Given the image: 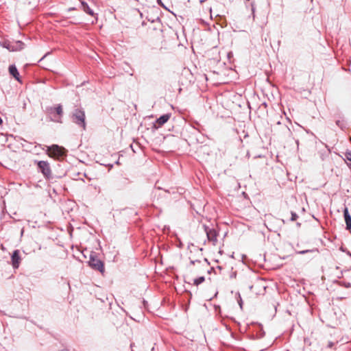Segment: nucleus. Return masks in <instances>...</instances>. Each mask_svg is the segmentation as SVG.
Returning <instances> with one entry per match:
<instances>
[{
	"instance_id": "obj_1",
	"label": "nucleus",
	"mask_w": 351,
	"mask_h": 351,
	"mask_svg": "<svg viewBox=\"0 0 351 351\" xmlns=\"http://www.w3.org/2000/svg\"><path fill=\"white\" fill-rule=\"evenodd\" d=\"M45 112L50 115L51 121L62 123L63 117V108L62 105L59 104L55 106H47L45 108Z\"/></svg>"
},
{
	"instance_id": "obj_2",
	"label": "nucleus",
	"mask_w": 351,
	"mask_h": 351,
	"mask_svg": "<svg viewBox=\"0 0 351 351\" xmlns=\"http://www.w3.org/2000/svg\"><path fill=\"white\" fill-rule=\"evenodd\" d=\"M34 163L37 165L38 171L41 173L47 180L53 181L56 178L52 174L49 162L45 160H35Z\"/></svg>"
},
{
	"instance_id": "obj_3",
	"label": "nucleus",
	"mask_w": 351,
	"mask_h": 351,
	"mask_svg": "<svg viewBox=\"0 0 351 351\" xmlns=\"http://www.w3.org/2000/svg\"><path fill=\"white\" fill-rule=\"evenodd\" d=\"M71 118L72 121L75 123L78 127L86 130V114L82 108H75L72 112Z\"/></svg>"
},
{
	"instance_id": "obj_4",
	"label": "nucleus",
	"mask_w": 351,
	"mask_h": 351,
	"mask_svg": "<svg viewBox=\"0 0 351 351\" xmlns=\"http://www.w3.org/2000/svg\"><path fill=\"white\" fill-rule=\"evenodd\" d=\"M88 264L93 269L99 271L101 274L104 272V264L103 261L97 258L96 252H90Z\"/></svg>"
},
{
	"instance_id": "obj_5",
	"label": "nucleus",
	"mask_w": 351,
	"mask_h": 351,
	"mask_svg": "<svg viewBox=\"0 0 351 351\" xmlns=\"http://www.w3.org/2000/svg\"><path fill=\"white\" fill-rule=\"evenodd\" d=\"M47 154L53 158L62 157L66 155V150L58 145H52L47 147Z\"/></svg>"
},
{
	"instance_id": "obj_6",
	"label": "nucleus",
	"mask_w": 351,
	"mask_h": 351,
	"mask_svg": "<svg viewBox=\"0 0 351 351\" xmlns=\"http://www.w3.org/2000/svg\"><path fill=\"white\" fill-rule=\"evenodd\" d=\"M203 228L206 234L208 240L213 242V244L215 245V243L217 242V231L215 228H210L205 224L203 225Z\"/></svg>"
},
{
	"instance_id": "obj_7",
	"label": "nucleus",
	"mask_w": 351,
	"mask_h": 351,
	"mask_svg": "<svg viewBox=\"0 0 351 351\" xmlns=\"http://www.w3.org/2000/svg\"><path fill=\"white\" fill-rule=\"evenodd\" d=\"M171 114L170 113H167V114H164L162 115H161L159 118H158L155 123H154V128L155 129H158V128L161 127L162 125H163L165 123H167L168 121V120L170 119L171 117Z\"/></svg>"
},
{
	"instance_id": "obj_8",
	"label": "nucleus",
	"mask_w": 351,
	"mask_h": 351,
	"mask_svg": "<svg viewBox=\"0 0 351 351\" xmlns=\"http://www.w3.org/2000/svg\"><path fill=\"white\" fill-rule=\"evenodd\" d=\"M21 260L20 251L19 250H15L11 256L12 265L14 269L19 268Z\"/></svg>"
},
{
	"instance_id": "obj_9",
	"label": "nucleus",
	"mask_w": 351,
	"mask_h": 351,
	"mask_svg": "<svg viewBox=\"0 0 351 351\" xmlns=\"http://www.w3.org/2000/svg\"><path fill=\"white\" fill-rule=\"evenodd\" d=\"M343 217L346 222V229L351 232V215L349 213L348 208L345 207L343 209Z\"/></svg>"
},
{
	"instance_id": "obj_10",
	"label": "nucleus",
	"mask_w": 351,
	"mask_h": 351,
	"mask_svg": "<svg viewBox=\"0 0 351 351\" xmlns=\"http://www.w3.org/2000/svg\"><path fill=\"white\" fill-rule=\"evenodd\" d=\"M8 70L10 74L13 76L15 80H16L18 82H21L19 73L14 64L10 65Z\"/></svg>"
},
{
	"instance_id": "obj_11",
	"label": "nucleus",
	"mask_w": 351,
	"mask_h": 351,
	"mask_svg": "<svg viewBox=\"0 0 351 351\" xmlns=\"http://www.w3.org/2000/svg\"><path fill=\"white\" fill-rule=\"evenodd\" d=\"M80 3H81V5H82V9L83 10V11L84 12H86V14H88L90 16H94L95 13H94L93 10L88 6V5L86 2H85L84 0H82V1H80Z\"/></svg>"
},
{
	"instance_id": "obj_12",
	"label": "nucleus",
	"mask_w": 351,
	"mask_h": 351,
	"mask_svg": "<svg viewBox=\"0 0 351 351\" xmlns=\"http://www.w3.org/2000/svg\"><path fill=\"white\" fill-rule=\"evenodd\" d=\"M344 160L346 162L348 167L351 169V151L347 150L344 154Z\"/></svg>"
},
{
	"instance_id": "obj_13",
	"label": "nucleus",
	"mask_w": 351,
	"mask_h": 351,
	"mask_svg": "<svg viewBox=\"0 0 351 351\" xmlns=\"http://www.w3.org/2000/svg\"><path fill=\"white\" fill-rule=\"evenodd\" d=\"M14 51L21 50L24 48L25 44L20 40L13 43Z\"/></svg>"
},
{
	"instance_id": "obj_14",
	"label": "nucleus",
	"mask_w": 351,
	"mask_h": 351,
	"mask_svg": "<svg viewBox=\"0 0 351 351\" xmlns=\"http://www.w3.org/2000/svg\"><path fill=\"white\" fill-rule=\"evenodd\" d=\"M246 8L250 7L252 14H254L255 7L253 0H244Z\"/></svg>"
},
{
	"instance_id": "obj_15",
	"label": "nucleus",
	"mask_w": 351,
	"mask_h": 351,
	"mask_svg": "<svg viewBox=\"0 0 351 351\" xmlns=\"http://www.w3.org/2000/svg\"><path fill=\"white\" fill-rule=\"evenodd\" d=\"M335 123L341 130H344L346 128V123L343 119L336 120Z\"/></svg>"
},
{
	"instance_id": "obj_16",
	"label": "nucleus",
	"mask_w": 351,
	"mask_h": 351,
	"mask_svg": "<svg viewBox=\"0 0 351 351\" xmlns=\"http://www.w3.org/2000/svg\"><path fill=\"white\" fill-rule=\"evenodd\" d=\"M1 45L8 49L9 51H14V45H13V43H11L9 41H4L2 43Z\"/></svg>"
},
{
	"instance_id": "obj_17",
	"label": "nucleus",
	"mask_w": 351,
	"mask_h": 351,
	"mask_svg": "<svg viewBox=\"0 0 351 351\" xmlns=\"http://www.w3.org/2000/svg\"><path fill=\"white\" fill-rule=\"evenodd\" d=\"M205 281V277L204 276H200L199 278H197L194 279L193 280V285L198 286L199 285L202 284Z\"/></svg>"
},
{
	"instance_id": "obj_18",
	"label": "nucleus",
	"mask_w": 351,
	"mask_h": 351,
	"mask_svg": "<svg viewBox=\"0 0 351 351\" xmlns=\"http://www.w3.org/2000/svg\"><path fill=\"white\" fill-rule=\"evenodd\" d=\"M317 249H312V250H300V251H295V254H305L310 252H317Z\"/></svg>"
},
{
	"instance_id": "obj_19",
	"label": "nucleus",
	"mask_w": 351,
	"mask_h": 351,
	"mask_svg": "<svg viewBox=\"0 0 351 351\" xmlns=\"http://www.w3.org/2000/svg\"><path fill=\"white\" fill-rule=\"evenodd\" d=\"M337 284L339 286L345 287V288H351V283L350 282H344V281H338Z\"/></svg>"
},
{
	"instance_id": "obj_20",
	"label": "nucleus",
	"mask_w": 351,
	"mask_h": 351,
	"mask_svg": "<svg viewBox=\"0 0 351 351\" xmlns=\"http://www.w3.org/2000/svg\"><path fill=\"white\" fill-rule=\"evenodd\" d=\"M291 221H294L298 218V215L295 212L291 211Z\"/></svg>"
},
{
	"instance_id": "obj_21",
	"label": "nucleus",
	"mask_w": 351,
	"mask_h": 351,
	"mask_svg": "<svg viewBox=\"0 0 351 351\" xmlns=\"http://www.w3.org/2000/svg\"><path fill=\"white\" fill-rule=\"evenodd\" d=\"M165 191L169 194H176L177 193V190L175 188H171L167 190H165Z\"/></svg>"
},
{
	"instance_id": "obj_22",
	"label": "nucleus",
	"mask_w": 351,
	"mask_h": 351,
	"mask_svg": "<svg viewBox=\"0 0 351 351\" xmlns=\"http://www.w3.org/2000/svg\"><path fill=\"white\" fill-rule=\"evenodd\" d=\"M237 302H238V304L240 306V307L242 308L243 300H242V298H241V295H240L239 293H238Z\"/></svg>"
},
{
	"instance_id": "obj_23",
	"label": "nucleus",
	"mask_w": 351,
	"mask_h": 351,
	"mask_svg": "<svg viewBox=\"0 0 351 351\" xmlns=\"http://www.w3.org/2000/svg\"><path fill=\"white\" fill-rule=\"evenodd\" d=\"M157 2L160 6L164 8L165 10H168V8L163 4L161 0H157Z\"/></svg>"
},
{
	"instance_id": "obj_24",
	"label": "nucleus",
	"mask_w": 351,
	"mask_h": 351,
	"mask_svg": "<svg viewBox=\"0 0 351 351\" xmlns=\"http://www.w3.org/2000/svg\"><path fill=\"white\" fill-rule=\"evenodd\" d=\"M157 2L160 6L164 8L165 10H168V8L163 4L161 0H157Z\"/></svg>"
},
{
	"instance_id": "obj_25",
	"label": "nucleus",
	"mask_w": 351,
	"mask_h": 351,
	"mask_svg": "<svg viewBox=\"0 0 351 351\" xmlns=\"http://www.w3.org/2000/svg\"><path fill=\"white\" fill-rule=\"evenodd\" d=\"M335 343L332 341H329L328 343L327 347L329 348H332L334 346Z\"/></svg>"
},
{
	"instance_id": "obj_26",
	"label": "nucleus",
	"mask_w": 351,
	"mask_h": 351,
	"mask_svg": "<svg viewBox=\"0 0 351 351\" xmlns=\"http://www.w3.org/2000/svg\"><path fill=\"white\" fill-rule=\"evenodd\" d=\"M199 262H200V261H199V260H195V261H191L190 263H191V265H195V263H199Z\"/></svg>"
},
{
	"instance_id": "obj_27",
	"label": "nucleus",
	"mask_w": 351,
	"mask_h": 351,
	"mask_svg": "<svg viewBox=\"0 0 351 351\" xmlns=\"http://www.w3.org/2000/svg\"><path fill=\"white\" fill-rule=\"evenodd\" d=\"M236 275H237L236 272H233V273L230 275V278H235V277H236Z\"/></svg>"
},
{
	"instance_id": "obj_28",
	"label": "nucleus",
	"mask_w": 351,
	"mask_h": 351,
	"mask_svg": "<svg viewBox=\"0 0 351 351\" xmlns=\"http://www.w3.org/2000/svg\"><path fill=\"white\" fill-rule=\"evenodd\" d=\"M75 10V8H69L68 9V11L70 12V11Z\"/></svg>"
},
{
	"instance_id": "obj_29",
	"label": "nucleus",
	"mask_w": 351,
	"mask_h": 351,
	"mask_svg": "<svg viewBox=\"0 0 351 351\" xmlns=\"http://www.w3.org/2000/svg\"><path fill=\"white\" fill-rule=\"evenodd\" d=\"M134 346V343H132L130 344V348L132 349V348Z\"/></svg>"
},
{
	"instance_id": "obj_30",
	"label": "nucleus",
	"mask_w": 351,
	"mask_h": 351,
	"mask_svg": "<svg viewBox=\"0 0 351 351\" xmlns=\"http://www.w3.org/2000/svg\"><path fill=\"white\" fill-rule=\"evenodd\" d=\"M3 123V119L0 117V125H2Z\"/></svg>"
},
{
	"instance_id": "obj_31",
	"label": "nucleus",
	"mask_w": 351,
	"mask_h": 351,
	"mask_svg": "<svg viewBox=\"0 0 351 351\" xmlns=\"http://www.w3.org/2000/svg\"><path fill=\"white\" fill-rule=\"evenodd\" d=\"M157 189H159V190H162V189L160 186H157Z\"/></svg>"
},
{
	"instance_id": "obj_32",
	"label": "nucleus",
	"mask_w": 351,
	"mask_h": 351,
	"mask_svg": "<svg viewBox=\"0 0 351 351\" xmlns=\"http://www.w3.org/2000/svg\"><path fill=\"white\" fill-rule=\"evenodd\" d=\"M143 304L145 305L147 304V302L145 300H143Z\"/></svg>"
},
{
	"instance_id": "obj_33",
	"label": "nucleus",
	"mask_w": 351,
	"mask_h": 351,
	"mask_svg": "<svg viewBox=\"0 0 351 351\" xmlns=\"http://www.w3.org/2000/svg\"><path fill=\"white\" fill-rule=\"evenodd\" d=\"M348 254L351 256V253L350 252H348Z\"/></svg>"
},
{
	"instance_id": "obj_34",
	"label": "nucleus",
	"mask_w": 351,
	"mask_h": 351,
	"mask_svg": "<svg viewBox=\"0 0 351 351\" xmlns=\"http://www.w3.org/2000/svg\"><path fill=\"white\" fill-rule=\"evenodd\" d=\"M204 260H205V261H206V262H207L208 263H208V260H207V258H205Z\"/></svg>"
},
{
	"instance_id": "obj_35",
	"label": "nucleus",
	"mask_w": 351,
	"mask_h": 351,
	"mask_svg": "<svg viewBox=\"0 0 351 351\" xmlns=\"http://www.w3.org/2000/svg\"><path fill=\"white\" fill-rule=\"evenodd\" d=\"M45 56H46V55H45V56H44L43 57H42L41 60L44 59V58H45Z\"/></svg>"
},
{
	"instance_id": "obj_36",
	"label": "nucleus",
	"mask_w": 351,
	"mask_h": 351,
	"mask_svg": "<svg viewBox=\"0 0 351 351\" xmlns=\"http://www.w3.org/2000/svg\"><path fill=\"white\" fill-rule=\"evenodd\" d=\"M131 351H134V350L132 349V350H131Z\"/></svg>"
}]
</instances>
